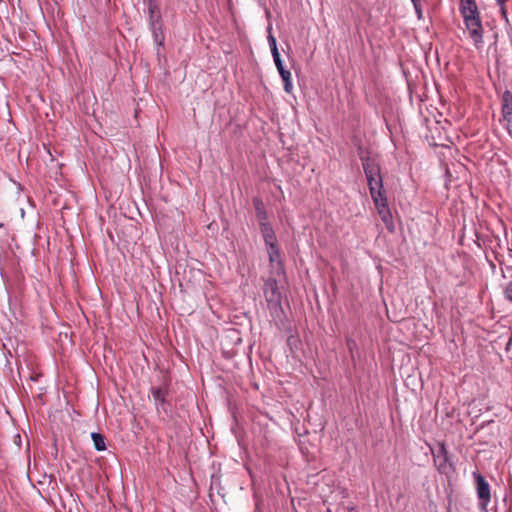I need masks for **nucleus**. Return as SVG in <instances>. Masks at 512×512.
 Returning a JSON list of instances; mask_svg holds the SVG:
<instances>
[{
  "label": "nucleus",
  "instance_id": "f257e3e1",
  "mask_svg": "<svg viewBox=\"0 0 512 512\" xmlns=\"http://www.w3.org/2000/svg\"><path fill=\"white\" fill-rule=\"evenodd\" d=\"M459 11L475 47L480 48L484 29L476 0H459Z\"/></svg>",
  "mask_w": 512,
  "mask_h": 512
},
{
  "label": "nucleus",
  "instance_id": "f03ea898",
  "mask_svg": "<svg viewBox=\"0 0 512 512\" xmlns=\"http://www.w3.org/2000/svg\"><path fill=\"white\" fill-rule=\"evenodd\" d=\"M361 161L373 202L379 198H386L379 164L371 157L361 156Z\"/></svg>",
  "mask_w": 512,
  "mask_h": 512
},
{
  "label": "nucleus",
  "instance_id": "7ed1b4c3",
  "mask_svg": "<svg viewBox=\"0 0 512 512\" xmlns=\"http://www.w3.org/2000/svg\"><path fill=\"white\" fill-rule=\"evenodd\" d=\"M473 477L476 483V491L479 499V508L486 511L487 506L491 501V492L489 483L486 479L477 471L473 472Z\"/></svg>",
  "mask_w": 512,
  "mask_h": 512
},
{
  "label": "nucleus",
  "instance_id": "20e7f679",
  "mask_svg": "<svg viewBox=\"0 0 512 512\" xmlns=\"http://www.w3.org/2000/svg\"><path fill=\"white\" fill-rule=\"evenodd\" d=\"M502 121L512 137V92L506 90L502 94Z\"/></svg>",
  "mask_w": 512,
  "mask_h": 512
},
{
  "label": "nucleus",
  "instance_id": "39448f33",
  "mask_svg": "<svg viewBox=\"0 0 512 512\" xmlns=\"http://www.w3.org/2000/svg\"><path fill=\"white\" fill-rule=\"evenodd\" d=\"M434 464L437 470L442 474H447L451 469L448 452L444 445H441L438 453L434 455Z\"/></svg>",
  "mask_w": 512,
  "mask_h": 512
},
{
  "label": "nucleus",
  "instance_id": "423d86ee",
  "mask_svg": "<svg viewBox=\"0 0 512 512\" xmlns=\"http://www.w3.org/2000/svg\"><path fill=\"white\" fill-rule=\"evenodd\" d=\"M264 296L268 302H278L281 294L276 279L270 277L264 284Z\"/></svg>",
  "mask_w": 512,
  "mask_h": 512
},
{
  "label": "nucleus",
  "instance_id": "0eeeda50",
  "mask_svg": "<svg viewBox=\"0 0 512 512\" xmlns=\"http://www.w3.org/2000/svg\"><path fill=\"white\" fill-rule=\"evenodd\" d=\"M374 204L378 210V213H379L381 219L386 224V227L388 229H391L392 228V215L388 208L387 197L379 198L378 200L376 199Z\"/></svg>",
  "mask_w": 512,
  "mask_h": 512
},
{
  "label": "nucleus",
  "instance_id": "6e6552de",
  "mask_svg": "<svg viewBox=\"0 0 512 512\" xmlns=\"http://www.w3.org/2000/svg\"><path fill=\"white\" fill-rule=\"evenodd\" d=\"M260 231L266 245L277 243L275 232L269 222L259 224Z\"/></svg>",
  "mask_w": 512,
  "mask_h": 512
},
{
  "label": "nucleus",
  "instance_id": "1a4fd4ad",
  "mask_svg": "<svg viewBox=\"0 0 512 512\" xmlns=\"http://www.w3.org/2000/svg\"><path fill=\"white\" fill-rule=\"evenodd\" d=\"M275 65L277 67V70H278L283 82H284L285 92L291 93L292 88H293L292 82H291V72L284 68L282 61H277V63H275Z\"/></svg>",
  "mask_w": 512,
  "mask_h": 512
},
{
  "label": "nucleus",
  "instance_id": "9d476101",
  "mask_svg": "<svg viewBox=\"0 0 512 512\" xmlns=\"http://www.w3.org/2000/svg\"><path fill=\"white\" fill-rule=\"evenodd\" d=\"M253 206H254V209L256 212V218L258 220V223L261 224L263 222L264 223L269 222L265 205L260 198H258V197L253 198Z\"/></svg>",
  "mask_w": 512,
  "mask_h": 512
},
{
  "label": "nucleus",
  "instance_id": "9b49d317",
  "mask_svg": "<svg viewBox=\"0 0 512 512\" xmlns=\"http://www.w3.org/2000/svg\"><path fill=\"white\" fill-rule=\"evenodd\" d=\"M149 25L154 41L157 43L158 46L162 47L165 41L162 22L151 23Z\"/></svg>",
  "mask_w": 512,
  "mask_h": 512
},
{
  "label": "nucleus",
  "instance_id": "f8f14e48",
  "mask_svg": "<svg viewBox=\"0 0 512 512\" xmlns=\"http://www.w3.org/2000/svg\"><path fill=\"white\" fill-rule=\"evenodd\" d=\"M149 24L162 22L158 5L154 0H148Z\"/></svg>",
  "mask_w": 512,
  "mask_h": 512
},
{
  "label": "nucleus",
  "instance_id": "ddd939ff",
  "mask_svg": "<svg viewBox=\"0 0 512 512\" xmlns=\"http://www.w3.org/2000/svg\"><path fill=\"white\" fill-rule=\"evenodd\" d=\"M151 394L157 406H163L165 404L166 390L162 388L152 387Z\"/></svg>",
  "mask_w": 512,
  "mask_h": 512
},
{
  "label": "nucleus",
  "instance_id": "4468645a",
  "mask_svg": "<svg viewBox=\"0 0 512 512\" xmlns=\"http://www.w3.org/2000/svg\"><path fill=\"white\" fill-rule=\"evenodd\" d=\"M267 246V252L269 256L270 263L278 262L280 263V250L277 246V243L272 245H266Z\"/></svg>",
  "mask_w": 512,
  "mask_h": 512
},
{
  "label": "nucleus",
  "instance_id": "2eb2a0df",
  "mask_svg": "<svg viewBox=\"0 0 512 512\" xmlns=\"http://www.w3.org/2000/svg\"><path fill=\"white\" fill-rule=\"evenodd\" d=\"M91 438L97 451H103L106 449L105 438L102 434L93 432L91 434Z\"/></svg>",
  "mask_w": 512,
  "mask_h": 512
},
{
  "label": "nucleus",
  "instance_id": "dca6fc26",
  "mask_svg": "<svg viewBox=\"0 0 512 512\" xmlns=\"http://www.w3.org/2000/svg\"><path fill=\"white\" fill-rule=\"evenodd\" d=\"M420 2H421V0H418V1H416V4H413L418 19L422 18V8H421V3Z\"/></svg>",
  "mask_w": 512,
  "mask_h": 512
},
{
  "label": "nucleus",
  "instance_id": "f3484780",
  "mask_svg": "<svg viewBox=\"0 0 512 512\" xmlns=\"http://www.w3.org/2000/svg\"><path fill=\"white\" fill-rule=\"evenodd\" d=\"M268 42H269L270 49L272 47L277 46L276 38L271 33L268 35Z\"/></svg>",
  "mask_w": 512,
  "mask_h": 512
},
{
  "label": "nucleus",
  "instance_id": "a211bd4d",
  "mask_svg": "<svg viewBox=\"0 0 512 512\" xmlns=\"http://www.w3.org/2000/svg\"><path fill=\"white\" fill-rule=\"evenodd\" d=\"M499 7H500V12H501L503 18L507 19V10L505 7V3L503 5H499Z\"/></svg>",
  "mask_w": 512,
  "mask_h": 512
},
{
  "label": "nucleus",
  "instance_id": "6ab92c4d",
  "mask_svg": "<svg viewBox=\"0 0 512 512\" xmlns=\"http://www.w3.org/2000/svg\"><path fill=\"white\" fill-rule=\"evenodd\" d=\"M272 56H273V60L275 63H277V61H282L281 57H280V53H274V55H272Z\"/></svg>",
  "mask_w": 512,
  "mask_h": 512
},
{
  "label": "nucleus",
  "instance_id": "aec40b11",
  "mask_svg": "<svg viewBox=\"0 0 512 512\" xmlns=\"http://www.w3.org/2000/svg\"><path fill=\"white\" fill-rule=\"evenodd\" d=\"M271 53L274 55V53H279L277 46L271 48Z\"/></svg>",
  "mask_w": 512,
  "mask_h": 512
},
{
  "label": "nucleus",
  "instance_id": "412c9836",
  "mask_svg": "<svg viewBox=\"0 0 512 512\" xmlns=\"http://www.w3.org/2000/svg\"><path fill=\"white\" fill-rule=\"evenodd\" d=\"M496 1H497L498 5H503L506 2V0H496Z\"/></svg>",
  "mask_w": 512,
  "mask_h": 512
}]
</instances>
